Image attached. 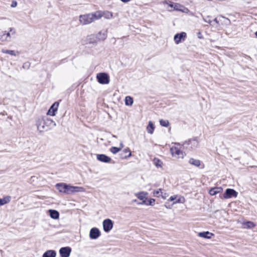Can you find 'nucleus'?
I'll return each instance as SVG.
<instances>
[{
    "label": "nucleus",
    "instance_id": "obj_1",
    "mask_svg": "<svg viewBox=\"0 0 257 257\" xmlns=\"http://www.w3.org/2000/svg\"><path fill=\"white\" fill-rule=\"evenodd\" d=\"M102 16L101 12L97 11L92 13L80 15L79 20L81 24L86 25L90 24L95 20H99L102 17Z\"/></svg>",
    "mask_w": 257,
    "mask_h": 257
},
{
    "label": "nucleus",
    "instance_id": "obj_2",
    "mask_svg": "<svg viewBox=\"0 0 257 257\" xmlns=\"http://www.w3.org/2000/svg\"><path fill=\"white\" fill-rule=\"evenodd\" d=\"M162 3L163 4L168 5L170 8H172L171 10H168L170 12L175 10L187 13L189 11L187 8H185L180 4L174 3L170 1L165 0Z\"/></svg>",
    "mask_w": 257,
    "mask_h": 257
},
{
    "label": "nucleus",
    "instance_id": "obj_3",
    "mask_svg": "<svg viewBox=\"0 0 257 257\" xmlns=\"http://www.w3.org/2000/svg\"><path fill=\"white\" fill-rule=\"evenodd\" d=\"M16 34V30L15 28L11 27L9 28V31L0 32V40L2 41L10 42L12 37L14 36Z\"/></svg>",
    "mask_w": 257,
    "mask_h": 257
},
{
    "label": "nucleus",
    "instance_id": "obj_4",
    "mask_svg": "<svg viewBox=\"0 0 257 257\" xmlns=\"http://www.w3.org/2000/svg\"><path fill=\"white\" fill-rule=\"evenodd\" d=\"M106 38L105 34H103V37L101 38H98L96 35L92 34L87 36L86 38V43L92 45H96L98 41H103Z\"/></svg>",
    "mask_w": 257,
    "mask_h": 257
},
{
    "label": "nucleus",
    "instance_id": "obj_5",
    "mask_svg": "<svg viewBox=\"0 0 257 257\" xmlns=\"http://www.w3.org/2000/svg\"><path fill=\"white\" fill-rule=\"evenodd\" d=\"M36 126L38 131L41 133L46 131V126L45 123V118L44 117H40L36 120Z\"/></svg>",
    "mask_w": 257,
    "mask_h": 257
},
{
    "label": "nucleus",
    "instance_id": "obj_6",
    "mask_svg": "<svg viewBox=\"0 0 257 257\" xmlns=\"http://www.w3.org/2000/svg\"><path fill=\"white\" fill-rule=\"evenodd\" d=\"M170 151L172 156L177 158H183L185 156V153L176 146L171 147Z\"/></svg>",
    "mask_w": 257,
    "mask_h": 257
},
{
    "label": "nucleus",
    "instance_id": "obj_7",
    "mask_svg": "<svg viewBox=\"0 0 257 257\" xmlns=\"http://www.w3.org/2000/svg\"><path fill=\"white\" fill-rule=\"evenodd\" d=\"M96 78L98 82L100 84H106L109 82V76L105 73H99L97 74Z\"/></svg>",
    "mask_w": 257,
    "mask_h": 257
},
{
    "label": "nucleus",
    "instance_id": "obj_8",
    "mask_svg": "<svg viewBox=\"0 0 257 257\" xmlns=\"http://www.w3.org/2000/svg\"><path fill=\"white\" fill-rule=\"evenodd\" d=\"M85 191L84 188L79 186L68 185L67 194H71L76 192H83Z\"/></svg>",
    "mask_w": 257,
    "mask_h": 257
},
{
    "label": "nucleus",
    "instance_id": "obj_9",
    "mask_svg": "<svg viewBox=\"0 0 257 257\" xmlns=\"http://www.w3.org/2000/svg\"><path fill=\"white\" fill-rule=\"evenodd\" d=\"M135 196L140 200H142V202L138 203L139 205H144V203H146L147 197L148 195V193L144 191H141L135 193Z\"/></svg>",
    "mask_w": 257,
    "mask_h": 257
},
{
    "label": "nucleus",
    "instance_id": "obj_10",
    "mask_svg": "<svg viewBox=\"0 0 257 257\" xmlns=\"http://www.w3.org/2000/svg\"><path fill=\"white\" fill-rule=\"evenodd\" d=\"M103 228L106 232H109L112 228L113 223L112 221L110 219H106L103 221Z\"/></svg>",
    "mask_w": 257,
    "mask_h": 257
},
{
    "label": "nucleus",
    "instance_id": "obj_11",
    "mask_svg": "<svg viewBox=\"0 0 257 257\" xmlns=\"http://www.w3.org/2000/svg\"><path fill=\"white\" fill-rule=\"evenodd\" d=\"M187 37L185 32H182L176 34L174 37V40L176 44H179L182 41H184Z\"/></svg>",
    "mask_w": 257,
    "mask_h": 257
},
{
    "label": "nucleus",
    "instance_id": "obj_12",
    "mask_svg": "<svg viewBox=\"0 0 257 257\" xmlns=\"http://www.w3.org/2000/svg\"><path fill=\"white\" fill-rule=\"evenodd\" d=\"M237 192L232 189H227L224 194V198H230L233 197H236L237 196Z\"/></svg>",
    "mask_w": 257,
    "mask_h": 257
},
{
    "label": "nucleus",
    "instance_id": "obj_13",
    "mask_svg": "<svg viewBox=\"0 0 257 257\" xmlns=\"http://www.w3.org/2000/svg\"><path fill=\"white\" fill-rule=\"evenodd\" d=\"M100 235V232L97 228L91 229L89 233V237L91 239H96Z\"/></svg>",
    "mask_w": 257,
    "mask_h": 257
},
{
    "label": "nucleus",
    "instance_id": "obj_14",
    "mask_svg": "<svg viewBox=\"0 0 257 257\" xmlns=\"http://www.w3.org/2000/svg\"><path fill=\"white\" fill-rule=\"evenodd\" d=\"M71 248L69 247H64L60 248L59 250L61 257H69L71 253Z\"/></svg>",
    "mask_w": 257,
    "mask_h": 257
},
{
    "label": "nucleus",
    "instance_id": "obj_15",
    "mask_svg": "<svg viewBox=\"0 0 257 257\" xmlns=\"http://www.w3.org/2000/svg\"><path fill=\"white\" fill-rule=\"evenodd\" d=\"M68 185L65 183H58L56 185V188L59 190L60 192L63 193H67Z\"/></svg>",
    "mask_w": 257,
    "mask_h": 257
},
{
    "label": "nucleus",
    "instance_id": "obj_16",
    "mask_svg": "<svg viewBox=\"0 0 257 257\" xmlns=\"http://www.w3.org/2000/svg\"><path fill=\"white\" fill-rule=\"evenodd\" d=\"M96 158L98 161L103 163H109L111 160L110 157L104 154H97Z\"/></svg>",
    "mask_w": 257,
    "mask_h": 257
},
{
    "label": "nucleus",
    "instance_id": "obj_17",
    "mask_svg": "<svg viewBox=\"0 0 257 257\" xmlns=\"http://www.w3.org/2000/svg\"><path fill=\"white\" fill-rule=\"evenodd\" d=\"M58 105L59 103L57 102H55L49 109L48 114L50 115L51 116H55L56 114L55 112L57 110Z\"/></svg>",
    "mask_w": 257,
    "mask_h": 257
},
{
    "label": "nucleus",
    "instance_id": "obj_18",
    "mask_svg": "<svg viewBox=\"0 0 257 257\" xmlns=\"http://www.w3.org/2000/svg\"><path fill=\"white\" fill-rule=\"evenodd\" d=\"M45 123L46 126V131L50 129L56 125V123L52 119L45 118Z\"/></svg>",
    "mask_w": 257,
    "mask_h": 257
},
{
    "label": "nucleus",
    "instance_id": "obj_19",
    "mask_svg": "<svg viewBox=\"0 0 257 257\" xmlns=\"http://www.w3.org/2000/svg\"><path fill=\"white\" fill-rule=\"evenodd\" d=\"M222 191L223 189L221 187H215L210 189L209 191V193L210 195L213 196L221 192Z\"/></svg>",
    "mask_w": 257,
    "mask_h": 257
},
{
    "label": "nucleus",
    "instance_id": "obj_20",
    "mask_svg": "<svg viewBox=\"0 0 257 257\" xmlns=\"http://www.w3.org/2000/svg\"><path fill=\"white\" fill-rule=\"evenodd\" d=\"M214 234L209 231L201 232L198 233V236L204 238H211Z\"/></svg>",
    "mask_w": 257,
    "mask_h": 257
},
{
    "label": "nucleus",
    "instance_id": "obj_21",
    "mask_svg": "<svg viewBox=\"0 0 257 257\" xmlns=\"http://www.w3.org/2000/svg\"><path fill=\"white\" fill-rule=\"evenodd\" d=\"M188 145H191L190 148L195 149L198 146V142L196 139H192L189 140L186 143Z\"/></svg>",
    "mask_w": 257,
    "mask_h": 257
},
{
    "label": "nucleus",
    "instance_id": "obj_22",
    "mask_svg": "<svg viewBox=\"0 0 257 257\" xmlns=\"http://www.w3.org/2000/svg\"><path fill=\"white\" fill-rule=\"evenodd\" d=\"M2 52L5 54H8L12 56H17L19 55L20 53L18 51H15L14 50H6L3 49Z\"/></svg>",
    "mask_w": 257,
    "mask_h": 257
},
{
    "label": "nucleus",
    "instance_id": "obj_23",
    "mask_svg": "<svg viewBox=\"0 0 257 257\" xmlns=\"http://www.w3.org/2000/svg\"><path fill=\"white\" fill-rule=\"evenodd\" d=\"M56 252L53 250H49L46 251L43 255V257H56Z\"/></svg>",
    "mask_w": 257,
    "mask_h": 257
},
{
    "label": "nucleus",
    "instance_id": "obj_24",
    "mask_svg": "<svg viewBox=\"0 0 257 257\" xmlns=\"http://www.w3.org/2000/svg\"><path fill=\"white\" fill-rule=\"evenodd\" d=\"M11 197L9 196H7L2 199L0 198V206L9 203L11 201Z\"/></svg>",
    "mask_w": 257,
    "mask_h": 257
},
{
    "label": "nucleus",
    "instance_id": "obj_25",
    "mask_svg": "<svg viewBox=\"0 0 257 257\" xmlns=\"http://www.w3.org/2000/svg\"><path fill=\"white\" fill-rule=\"evenodd\" d=\"M50 215L53 219H56L59 218V213L55 210H49Z\"/></svg>",
    "mask_w": 257,
    "mask_h": 257
},
{
    "label": "nucleus",
    "instance_id": "obj_26",
    "mask_svg": "<svg viewBox=\"0 0 257 257\" xmlns=\"http://www.w3.org/2000/svg\"><path fill=\"white\" fill-rule=\"evenodd\" d=\"M153 163L157 168H162L163 162L158 158H154L153 160Z\"/></svg>",
    "mask_w": 257,
    "mask_h": 257
},
{
    "label": "nucleus",
    "instance_id": "obj_27",
    "mask_svg": "<svg viewBox=\"0 0 257 257\" xmlns=\"http://www.w3.org/2000/svg\"><path fill=\"white\" fill-rule=\"evenodd\" d=\"M154 126L152 121H150L149 124L147 127V130L148 133L152 134L154 130Z\"/></svg>",
    "mask_w": 257,
    "mask_h": 257
},
{
    "label": "nucleus",
    "instance_id": "obj_28",
    "mask_svg": "<svg viewBox=\"0 0 257 257\" xmlns=\"http://www.w3.org/2000/svg\"><path fill=\"white\" fill-rule=\"evenodd\" d=\"M189 163L196 167H199L200 165V161L199 160H196L193 158L190 159L189 161Z\"/></svg>",
    "mask_w": 257,
    "mask_h": 257
},
{
    "label": "nucleus",
    "instance_id": "obj_29",
    "mask_svg": "<svg viewBox=\"0 0 257 257\" xmlns=\"http://www.w3.org/2000/svg\"><path fill=\"white\" fill-rule=\"evenodd\" d=\"M134 102L133 99L132 97L127 96L125 98V104L126 105L131 106Z\"/></svg>",
    "mask_w": 257,
    "mask_h": 257
},
{
    "label": "nucleus",
    "instance_id": "obj_30",
    "mask_svg": "<svg viewBox=\"0 0 257 257\" xmlns=\"http://www.w3.org/2000/svg\"><path fill=\"white\" fill-rule=\"evenodd\" d=\"M185 202V199L183 196H178V198L173 203V205L177 203H184Z\"/></svg>",
    "mask_w": 257,
    "mask_h": 257
},
{
    "label": "nucleus",
    "instance_id": "obj_31",
    "mask_svg": "<svg viewBox=\"0 0 257 257\" xmlns=\"http://www.w3.org/2000/svg\"><path fill=\"white\" fill-rule=\"evenodd\" d=\"M102 17H104L106 19H110L113 18V14L109 12H102Z\"/></svg>",
    "mask_w": 257,
    "mask_h": 257
},
{
    "label": "nucleus",
    "instance_id": "obj_32",
    "mask_svg": "<svg viewBox=\"0 0 257 257\" xmlns=\"http://www.w3.org/2000/svg\"><path fill=\"white\" fill-rule=\"evenodd\" d=\"M160 123L162 126L167 127L169 125V122L168 120L160 119Z\"/></svg>",
    "mask_w": 257,
    "mask_h": 257
},
{
    "label": "nucleus",
    "instance_id": "obj_33",
    "mask_svg": "<svg viewBox=\"0 0 257 257\" xmlns=\"http://www.w3.org/2000/svg\"><path fill=\"white\" fill-rule=\"evenodd\" d=\"M155 203V199L153 198H151L149 199L148 201L146 200V203H144L145 205H150L154 206Z\"/></svg>",
    "mask_w": 257,
    "mask_h": 257
},
{
    "label": "nucleus",
    "instance_id": "obj_34",
    "mask_svg": "<svg viewBox=\"0 0 257 257\" xmlns=\"http://www.w3.org/2000/svg\"><path fill=\"white\" fill-rule=\"evenodd\" d=\"M121 150V148H118L115 147H112L110 149V151L113 154L117 153Z\"/></svg>",
    "mask_w": 257,
    "mask_h": 257
},
{
    "label": "nucleus",
    "instance_id": "obj_35",
    "mask_svg": "<svg viewBox=\"0 0 257 257\" xmlns=\"http://www.w3.org/2000/svg\"><path fill=\"white\" fill-rule=\"evenodd\" d=\"M162 193L163 192H162V189H159L156 190H154L153 191V195L154 196L159 197V196H161V194H162Z\"/></svg>",
    "mask_w": 257,
    "mask_h": 257
},
{
    "label": "nucleus",
    "instance_id": "obj_36",
    "mask_svg": "<svg viewBox=\"0 0 257 257\" xmlns=\"http://www.w3.org/2000/svg\"><path fill=\"white\" fill-rule=\"evenodd\" d=\"M244 225H246V227L247 228H251L255 226L254 224L251 221L246 222L244 223Z\"/></svg>",
    "mask_w": 257,
    "mask_h": 257
},
{
    "label": "nucleus",
    "instance_id": "obj_37",
    "mask_svg": "<svg viewBox=\"0 0 257 257\" xmlns=\"http://www.w3.org/2000/svg\"><path fill=\"white\" fill-rule=\"evenodd\" d=\"M178 198V196L175 195H173V196H171L169 199L168 200L167 202H166V203H167V202L168 201H173L174 200H175L177 198Z\"/></svg>",
    "mask_w": 257,
    "mask_h": 257
},
{
    "label": "nucleus",
    "instance_id": "obj_38",
    "mask_svg": "<svg viewBox=\"0 0 257 257\" xmlns=\"http://www.w3.org/2000/svg\"><path fill=\"white\" fill-rule=\"evenodd\" d=\"M124 152L126 153H129V154L128 155V157H130L131 155H132V153H131V152L130 151V150L128 149H125L124 150Z\"/></svg>",
    "mask_w": 257,
    "mask_h": 257
},
{
    "label": "nucleus",
    "instance_id": "obj_39",
    "mask_svg": "<svg viewBox=\"0 0 257 257\" xmlns=\"http://www.w3.org/2000/svg\"><path fill=\"white\" fill-rule=\"evenodd\" d=\"M103 34H105V33H102L101 32H99L96 36L98 37V38H101L103 37Z\"/></svg>",
    "mask_w": 257,
    "mask_h": 257
},
{
    "label": "nucleus",
    "instance_id": "obj_40",
    "mask_svg": "<svg viewBox=\"0 0 257 257\" xmlns=\"http://www.w3.org/2000/svg\"><path fill=\"white\" fill-rule=\"evenodd\" d=\"M168 196V195L167 193H165L164 194H163L162 193L161 194V197L164 199H166Z\"/></svg>",
    "mask_w": 257,
    "mask_h": 257
},
{
    "label": "nucleus",
    "instance_id": "obj_41",
    "mask_svg": "<svg viewBox=\"0 0 257 257\" xmlns=\"http://www.w3.org/2000/svg\"><path fill=\"white\" fill-rule=\"evenodd\" d=\"M173 204H172V205H167L166 204V205H165V206L167 208H168V209H171V208H172V206H173Z\"/></svg>",
    "mask_w": 257,
    "mask_h": 257
},
{
    "label": "nucleus",
    "instance_id": "obj_42",
    "mask_svg": "<svg viewBox=\"0 0 257 257\" xmlns=\"http://www.w3.org/2000/svg\"><path fill=\"white\" fill-rule=\"evenodd\" d=\"M123 3H128L129 2H130L131 0H120Z\"/></svg>",
    "mask_w": 257,
    "mask_h": 257
},
{
    "label": "nucleus",
    "instance_id": "obj_43",
    "mask_svg": "<svg viewBox=\"0 0 257 257\" xmlns=\"http://www.w3.org/2000/svg\"><path fill=\"white\" fill-rule=\"evenodd\" d=\"M123 147V144L122 143H121L120 144V147L119 148H121V149Z\"/></svg>",
    "mask_w": 257,
    "mask_h": 257
},
{
    "label": "nucleus",
    "instance_id": "obj_44",
    "mask_svg": "<svg viewBox=\"0 0 257 257\" xmlns=\"http://www.w3.org/2000/svg\"><path fill=\"white\" fill-rule=\"evenodd\" d=\"M16 5H17V3H15V4H13L12 5V7H15Z\"/></svg>",
    "mask_w": 257,
    "mask_h": 257
},
{
    "label": "nucleus",
    "instance_id": "obj_45",
    "mask_svg": "<svg viewBox=\"0 0 257 257\" xmlns=\"http://www.w3.org/2000/svg\"><path fill=\"white\" fill-rule=\"evenodd\" d=\"M214 21L216 23H218V21H217V20L216 18H215L214 20Z\"/></svg>",
    "mask_w": 257,
    "mask_h": 257
},
{
    "label": "nucleus",
    "instance_id": "obj_46",
    "mask_svg": "<svg viewBox=\"0 0 257 257\" xmlns=\"http://www.w3.org/2000/svg\"><path fill=\"white\" fill-rule=\"evenodd\" d=\"M255 35L257 37V31L255 33Z\"/></svg>",
    "mask_w": 257,
    "mask_h": 257
},
{
    "label": "nucleus",
    "instance_id": "obj_47",
    "mask_svg": "<svg viewBox=\"0 0 257 257\" xmlns=\"http://www.w3.org/2000/svg\"><path fill=\"white\" fill-rule=\"evenodd\" d=\"M26 64H27V63H25V64H24V67H25V66H27V65H26Z\"/></svg>",
    "mask_w": 257,
    "mask_h": 257
},
{
    "label": "nucleus",
    "instance_id": "obj_48",
    "mask_svg": "<svg viewBox=\"0 0 257 257\" xmlns=\"http://www.w3.org/2000/svg\"><path fill=\"white\" fill-rule=\"evenodd\" d=\"M26 64H27V63H25V64H24V67H25V66H27V65H26Z\"/></svg>",
    "mask_w": 257,
    "mask_h": 257
},
{
    "label": "nucleus",
    "instance_id": "obj_49",
    "mask_svg": "<svg viewBox=\"0 0 257 257\" xmlns=\"http://www.w3.org/2000/svg\"><path fill=\"white\" fill-rule=\"evenodd\" d=\"M134 202H137V200H134Z\"/></svg>",
    "mask_w": 257,
    "mask_h": 257
}]
</instances>
